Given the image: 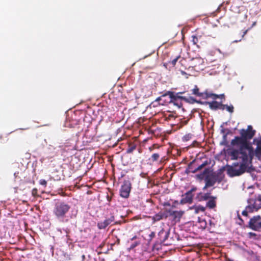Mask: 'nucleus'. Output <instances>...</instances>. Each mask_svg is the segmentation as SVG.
I'll return each instance as SVG.
<instances>
[{
  "label": "nucleus",
  "instance_id": "nucleus-10",
  "mask_svg": "<svg viewBox=\"0 0 261 261\" xmlns=\"http://www.w3.org/2000/svg\"><path fill=\"white\" fill-rule=\"evenodd\" d=\"M115 221V217L112 215L110 218H107L103 221L98 222L97 227L99 229H105L108 226L111 224Z\"/></svg>",
  "mask_w": 261,
  "mask_h": 261
},
{
  "label": "nucleus",
  "instance_id": "nucleus-4",
  "mask_svg": "<svg viewBox=\"0 0 261 261\" xmlns=\"http://www.w3.org/2000/svg\"><path fill=\"white\" fill-rule=\"evenodd\" d=\"M163 234L164 236L162 239V241L168 245H172L176 242V241H178L179 240V236L176 233H173L171 236L170 230L166 231L162 229L159 232V236L162 237V236Z\"/></svg>",
  "mask_w": 261,
  "mask_h": 261
},
{
  "label": "nucleus",
  "instance_id": "nucleus-22",
  "mask_svg": "<svg viewBox=\"0 0 261 261\" xmlns=\"http://www.w3.org/2000/svg\"><path fill=\"white\" fill-rule=\"evenodd\" d=\"M180 56H178L176 57L175 59L172 60L171 61H169L168 63H164V65L166 67V66L170 64L172 67H174L176 64L177 61L180 58Z\"/></svg>",
  "mask_w": 261,
  "mask_h": 261
},
{
  "label": "nucleus",
  "instance_id": "nucleus-35",
  "mask_svg": "<svg viewBox=\"0 0 261 261\" xmlns=\"http://www.w3.org/2000/svg\"><path fill=\"white\" fill-rule=\"evenodd\" d=\"M57 155H58L57 152V151H54V152L53 153L52 155H50V156H49V157H50V158H54V157L56 156H57Z\"/></svg>",
  "mask_w": 261,
  "mask_h": 261
},
{
  "label": "nucleus",
  "instance_id": "nucleus-39",
  "mask_svg": "<svg viewBox=\"0 0 261 261\" xmlns=\"http://www.w3.org/2000/svg\"><path fill=\"white\" fill-rule=\"evenodd\" d=\"M248 30H245V31H244L243 32V35H242V36H243V37H244V35H245L247 34V32H248Z\"/></svg>",
  "mask_w": 261,
  "mask_h": 261
},
{
  "label": "nucleus",
  "instance_id": "nucleus-37",
  "mask_svg": "<svg viewBox=\"0 0 261 261\" xmlns=\"http://www.w3.org/2000/svg\"><path fill=\"white\" fill-rule=\"evenodd\" d=\"M198 209H199V210H200L201 211H202V212H204V210H205V208H204V207H202V206H201V207H198Z\"/></svg>",
  "mask_w": 261,
  "mask_h": 261
},
{
  "label": "nucleus",
  "instance_id": "nucleus-14",
  "mask_svg": "<svg viewBox=\"0 0 261 261\" xmlns=\"http://www.w3.org/2000/svg\"><path fill=\"white\" fill-rule=\"evenodd\" d=\"M210 193H203L202 192H200L197 194L196 199L198 201H206L210 198Z\"/></svg>",
  "mask_w": 261,
  "mask_h": 261
},
{
  "label": "nucleus",
  "instance_id": "nucleus-23",
  "mask_svg": "<svg viewBox=\"0 0 261 261\" xmlns=\"http://www.w3.org/2000/svg\"><path fill=\"white\" fill-rule=\"evenodd\" d=\"M222 107L223 108V110L224 109H226V110L230 113L233 112L234 108L232 105L228 106L227 105L222 104Z\"/></svg>",
  "mask_w": 261,
  "mask_h": 261
},
{
  "label": "nucleus",
  "instance_id": "nucleus-33",
  "mask_svg": "<svg viewBox=\"0 0 261 261\" xmlns=\"http://www.w3.org/2000/svg\"><path fill=\"white\" fill-rule=\"evenodd\" d=\"M168 101H169V98L168 99H166V98H163V100H162L163 102L161 103V104L162 105H167V103H168Z\"/></svg>",
  "mask_w": 261,
  "mask_h": 261
},
{
  "label": "nucleus",
  "instance_id": "nucleus-21",
  "mask_svg": "<svg viewBox=\"0 0 261 261\" xmlns=\"http://www.w3.org/2000/svg\"><path fill=\"white\" fill-rule=\"evenodd\" d=\"M201 37V36L200 35H192L191 36V41L192 42L193 44L194 45H196L197 47H199V45L198 44V42H199V40L200 39V38Z\"/></svg>",
  "mask_w": 261,
  "mask_h": 261
},
{
  "label": "nucleus",
  "instance_id": "nucleus-11",
  "mask_svg": "<svg viewBox=\"0 0 261 261\" xmlns=\"http://www.w3.org/2000/svg\"><path fill=\"white\" fill-rule=\"evenodd\" d=\"M168 212L169 213V215L173 217V220L175 222L179 221L185 213L184 211H177L171 210H168Z\"/></svg>",
  "mask_w": 261,
  "mask_h": 261
},
{
  "label": "nucleus",
  "instance_id": "nucleus-29",
  "mask_svg": "<svg viewBox=\"0 0 261 261\" xmlns=\"http://www.w3.org/2000/svg\"><path fill=\"white\" fill-rule=\"evenodd\" d=\"M37 193H38V190L36 188H34L32 191V194L34 197L38 196L37 194Z\"/></svg>",
  "mask_w": 261,
  "mask_h": 261
},
{
  "label": "nucleus",
  "instance_id": "nucleus-38",
  "mask_svg": "<svg viewBox=\"0 0 261 261\" xmlns=\"http://www.w3.org/2000/svg\"><path fill=\"white\" fill-rule=\"evenodd\" d=\"M257 200L261 202V195H259L257 198Z\"/></svg>",
  "mask_w": 261,
  "mask_h": 261
},
{
  "label": "nucleus",
  "instance_id": "nucleus-6",
  "mask_svg": "<svg viewBox=\"0 0 261 261\" xmlns=\"http://www.w3.org/2000/svg\"><path fill=\"white\" fill-rule=\"evenodd\" d=\"M181 93H182L181 92ZM179 94H180V93H177L175 94L174 92L168 91V94L169 95V101H168L167 102L173 103L178 109L180 108L182 106V103L179 99L186 100V98L185 97L179 96Z\"/></svg>",
  "mask_w": 261,
  "mask_h": 261
},
{
  "label": "nucleus",
  "instance_id": "nucleus-9",
  "mask_svg": "<svg viewBox=\"0 0 261 261\" xmlns=\"http://www.w3.org/2000/svg\"><path fill=\"white\" fill-rule=\"evenodd\" d=\"M197 190V188L196 187H193L190 190L187 191L184 195V197L182 198L180 200V203H191L193 201V195L192 193L196 191Z\"/></svg>",
  "mask_w": 261,
  "mask_h": 261
},
{
  "label": "nucleus",
  "instance_id": "nucleus-27",
  "mask_svg": "<svg viewBox=\"0 0 261 261\" xmlns=\"http://www.w3.org/2000/svg\"><path fill=\"white\" fill-rule=\"evenodd\" d=\"M136 146L134 144H130L128 146L126 150V152L128 153H130L133 152V151L136 149Z\"/></svg>",
  "mask_w": 261,
  "mask_h": 261
},
{
  "label": "nucleus",
  "instance_id": "nucleus-41",
  "mask_svg": "<svg viewBox=\"0 0 261 261\" xmlns=\"http://www.w3.org/2000/svg\"><path fill=\"white\" fill-rule=\"evenodd\" d=\"M220 96V97L219 98H224V95L223 94H220V95H219Z\"/></svg>",
  "mask_w": 261,
  "mask_h": 261
},
{
  "label": "nucleus",
  "instance_id": "nucleus-30",
  "mask_svg": "<svg viewBox=\"0 0 261 261\" xmlns=\"http://www.w3.org/2000/svg\"><path fill=\"white\" fill-rule=\"evenodd\" d=\"M140 244L139 242H136L133 244H132L130 246V249H133L135 248L137 246H138Z\"/></svg>",
  "mask_w": 261,
  "mask_h": 261
},
{
  "label": "nucleus",
  "instance_id": "nucleus-8",
  "mask_svg": "<svg viewBox=\"0 0 261 261\" xmlns=\"http://www.w3.org/2000/svg\"><path fill=\"white\" fill-rule=\"evenodd\" d=\"M248 227L252 230L257 231L261 229V217L255 216L250 219Z\"/></svg>",
  "mask_w": 261,
  "mask_h": 261
},
{
  "label": "nucleus",
  "instance_id": "nucleus-3",
  "mask_svg": "<svg viewBox=\"0 0 261 261\" xmlns=\"http://www.w3.org/2000/svg\"><path fill=\"white\" fill-rule=\"evenodd\" d=\"M70 209V205L62 201L57 202L54 206L53 214L58 219H63Z\"/></svg>",
  "mask_w": 261,
  "mask_h": 261
},
{
  "label": "nucleus",
  "instance_id": "nucleus-24",
  "mask_svg": "<svg viewBox=\"0 0 261 261\" xmlns=\"http://www.w3.org/2000/svg\"><path fill=\"white\" fill-rule=\"evenodd\" d=\"M160 157V155L158 153H155L152 154L151 157L149 158V160H150L151 162H155L159 160V158Z\"/></svg>",
  "mask_w": 261,
  "mask_h": 261
},
{
  "label": "nucleus",
  "instance_id": "nucleus-47",
  "mask_svg": "<svg viewBox=\"0 0 261 261\" xmlns=\"http://www.w3.org/2000/svg\"><path fill=\"white\" fill-rule=\"evenodd\" d=\"M187 121H186L185 122V124H187Z\"/></svg>",
  "mask_w": 261,
  "mask_h": 261
},
{
  "label": "nucleus",
  "instance_id": "nucleus-12",
  "mask_svg": "<svg viewBox=\"0 0 261 261\" xmlns=\"http://www.w3.org/2000/svg\"><path fill=\"white\" fill-rule=\"evenodd\" d=\"M168 217V216L166 213L160 211L158 213L154 215L153 216L151 217L152 223H154L156 222L159 221L164 219H166ZM149 217L151 218V217Z\"/></svg>",
  "mask_w": 261,
  "mask_h": 261
},
{
  "label": "nucleus",
  "instance_id": "nucleus-28",
  "mask_svg": "<svg viewBox=\"0 0 261 261\" xmlns=\"http://www.w3.org/2000/svg\"><path fill=\"white\" fill-rule=\"evenodd\" d=\"M203 97H202L204 99H207L208 98H212V93L208 92L207 91H205V92L203 93Z\"/></svg>",
  "mask_w": 261,
  "mask_h": 261
},
{
  "label": "nucleus",
  "instance_id": "nucleus-44",
  "mask_svg": "<svg viewBox=\"0 0 261 261\" xmlns=\"http://www.w3.org/2000/svg\"><path fill=\"white\" fill-rule=\"evenodd\" d=\"M82 257H83V259H84V258H85V255H83L82 256Z\"/></svg>",
  "mask_w": 261,
  "mask_h": 261
},
{
  "label": "nucleus",
  "instance_id": "nucleus-18",
  "mask_svg": "<svg viewBox=\"0 0 261 261\" xmlns=\"http://www.w3.org/2000/svg\"><path fill=\"white\" fill-rule=\"evenodd\" d=\"M256 148L255 150V154L258 158H261V138L256 142Z\"/></svg>",
  "mask_w": 261,
  "mask_h": 261
},
{
  "label": "nucleus",
  "instance_id": "nucleus-40",
  "mask_svg": "<svg viewBox=\"0 0 261 261\" xmlns=\"http://www.w3.org/2000/svg\"><path fill=\"white\" fill-rule=\"evenodd\" d=\"M68 146H69V145H64L60 146V147L65 148V147H68Z\"/></svg>",
  "mask_w": 261,
  "mask_h": 261
},
{
  "label": "nucleus",
  "instance_id": "nucleus-17",
  "mask_svg": "<svg viewBox=\"0 0 261 261\" xmlns=\"http://www.w3.org/2000/svg\"><path fill=\"white\" fill-rule=\"evenodd\" d=\"M261 207V204L259 205H257L256 204V201L254 202L252 205H249L246 207V209L248 211L249 213H252L254 210L257 211L259 208Z\"/></svg>",
  "mask_w": 261,
  "mask_h": 261
},
{
  "label": "nucleus",
  "instance_id": "nucleus-2",
  "mask_svg": "<svg viewBox=\"0 0 261 261\" xmlns=\"http://www.w3.org/2000/svg\"><path fill=\"white\" fill-rule=\"evenodd\" d=\"M206 175L204 180L205 185L203 188V190H205L207 188L213 186L216 182L220 183L222 180L221 175L219 173L215 172H210L208 168H205L201 175Z\"/></svg>",
  "mask_w": 261,
  "mask_h": 261
},
{
  "label": "nucleus",
  "instance_id": "nucleus-26",
  "mask_svg": "<svg viewBox=\"0 0 261 261\" xmlns=\"http://www.w3.org/2000/svg\"><path fill=\"white\" fill-rule=\"evenodd\" d=\"M193 135L189 133L185 135L182 138V140L184 142L189 141L192 138Z\"/></svg>",
  "mask_w": 261,
  "mask_h": 261
},
{
  "label": "nucleus",
  "instance_id": "nucleus-32",
  "mask_svg": "<svg viewBox=\"0 0 261 261\" xmlns=\"http://www.w3.org/2000/svg\"><path fill=\"white\" fill-rule=\"evenodd\" d=\"M219 97H220V96L219 95H217L216 94H214V93L212 94V98H213V99H216L217 98H219Z\"/></svg>",
  "mask_w": 261,
  "mask_h": 261
},
{
  "label": "nucleus",
  "instance_id": "nucleus-7",
  "mask_svg": "<svg viewBox=\"0 0 261 261\" xmlns=\"http://www.w3.org/2000/svg\"><path fill=\"white\" fill-rule=\"evenodd\" d=\"M132 189V184L129 180H124L121 186L120 195L124 198H127Z\"/></svg>",
  "mask_w": 261,
  "mask_h": 261
},
{
  "label": "nucleus",
  "instance_id": "nucleus-13",
  "mask_svg": "<svg viewBox=\"0 0 261 261\" xmlns=\"http://www.w3.org/2000/svg\"><path fill=\"white\" fill-rule=\"evenodd\" d=\"M205 103L208 105L210 109L213 110H217L218 109L223 110V108L222 107L223 106L222 103L217 101H213L212 102L206 101Z\"/></svg>",
  "mask_w": 261,
  "mask_h": 261
},
{
  "label": "nucleus",
  "instance_id": "nucleus-15",
  "mask_svg": "<svg viewBox=\"0 0 261 261\" xmlns=\"http://www.w3.org/2000/svg\"><path fill=\"white\" fill-rule=\"evenodd\" d=\"M203 60L201 58H193L191 60L190 67L195 68L202 65L203 63Z\"/></svg>",
  "mask_w": 261,
  "mask_h": 261
},
{
  "label": "nucleus",
  "instance_id": "nucleus-20",
  "mask_svg": "<svg viewBox=\"0 0 261 261\" xmlns=\"http://www.w3.org/2000/svg\"><path fill=\"white\" fill-rule=\"evenodd\" d=\"M192 94L197 96L203 97V93L199 92V88L197 85L194 86V88L192 90Z\"/></svg>",
  "mask_w": 261,
  "mask_h": 261
},
{
  "label": "nucleus",
  "instance_id": "nucleus-42",
  "mask_svg": "<svg viewBox=\"0 0 261 261\" xmlns=\"http://www.w3.org/2000/svg\"><path fill=\"white\" fill-rule=\"evenodd\" d=\"M136 238V236H135L132 239V240H133L134 239H135Z\"/></svg>",
  "mask_w": 261,
  "mask_h": 261
},
{
  "label": "nucleus",
  "instance_id": "nucleus-34",
  "mask_svg": "<svg viewBox=\"0 0 261 261\" xmlns=\"http://www.w3.org/2000/svg\"><path fill=\"white\" fill-rule=\"evenodd\" d=\"M248 213H249V212H248V211H247L246 209H245V210H244V211L242 212V215H243V216H248Z\"/></svg>",
  "mask_w": 261,
  "mask_h": 261
},
{
  "label": "nucleus",
  "instance_id": "nucleus-31",
  "mask_svg": "<svg viewBox=\"0 0 261 261\" xmlns=\"http://www.w3.org/2000/svg\"><path fill=\"white\" fill-rule=\"evenodd\" d=\"M40 184L41 185L46 186L47 184V181L44 179H41L40 180Z\"/></svg>",
  "mask_w": 261,
  "mask_h": 261
},
{
  "label": "nucleus",
  "instance_id": "nucleus-16",
  "mask_svg": "<svg viewBox=\"0 0 261 261\" xmlns=\"http://www.w3.org/2000/svg\"><path fill=\"white\" fill-rule=\"evenodd\" d=\"M216 197L211 196L210 198L208 199L209 200L206 203V206L210 208L215 207L216 206Z\"/></svg>",
  "mask_w": 261,
  "mask_h": 261
},
{
  "label": "nucleus",
  "instance_id": "nucleus-19",
  "mask_svg": "<svg viewBox=\"0 0 261 261\" xmlns=\"http://www.w3.org/2000/svg\"><path fill=\"white\" fill-rule=\"evenodd\" d=\"M192 163H190V164L189 165V168L191 170V172H192V173H195L196 172L199 171V170H200L202 168H203L204 166H205L207 164V162H205L204 163H203V164H202L201 165L198 166L197 168L193 169H192Z\"/></svg>",
  "mask_w": 261,
  "mask_h": 261
},
{
  "label": "nucleus",
  "instance_id": "nucleus-5",
  "mask_svg": "<svg viewBox=\"0 0 261 261\" xmlns=\"http://www.w3.org/2000/svg\"><path fill=\"white\" fill-rule=\"evenodd\" d=\"M241 159L242 160V163L241 164L239 169H236L233 167H230L228 168L227 172L230 176L233 177L236 176H239L246 171L247 168L248 157L245 161L243 160V159Z\"/></svg>",
  "mask_w": 261,
  "mask_h": 261
},
{
  "label": "nucleus",
  "instance_id": "nucleus-46",
  "mask_svg": "<svg viewBox=\"0 0 261 261\" xmlns=\"http://www.w3.org/2000/svg\"><path fill=\"white\" fill-rule=\"evenodd\" d=\"M185 61L184 60H180V62H182V61Z\"/></svg>",
  "mask_w": 261,
  "mask_h": 261
},
{
  "label": "nucleus",
  "instance_id": "nucleus-36",
  "mask_svg": "<svg viewBox=\"0 0 261 261\" xmlns=\"http://www.w3.org/2000/svg\"><path fill=\"white\" fill-rule=\"evenodd\" d=\"M164 206H170V203L169 202H164L163 204Z\"/></svg>",
  "mask_w": 261,
  "mask_h": 261
},
{
  "label": "nucleus",
  "instance_id": "nucleus-43",
  "mask_svg": "<svg viewBox=\"0 0 261 261\" xmlns=\"http://www.w3.org/2000/svg\"><path fill=\"white\" fill-rule=\"evenodd\" d=\"M27 128H19V129H21V130H25Z\"/></svg>",
  "mask_w": 261,
  "mask_h": 261
},
{
  "label": "nucleus",
  "instance_id": "nucleus-45",
  "mask_svg": "<svg viewBox=\"0 0 261 261\" xmlns=\"http://www.w3.org/2000/svg\"><path fill=\"white\" fill-rule=\"evenodd\" d=\"M239 219L240 220H241L242 221H243V220L242 219V218H241L240 217H239Z\"/></svg>",
  "mask_w": 261,
  "mask_h": 261
},
{
  "label": "nucleus",
  "instance_id": "nucleus-1",
  "mask_svg": "<svg viewBox=\"0 0 261 261\" xmlns=\"http://www.w3.org/2000/svg\"><path fill=\"white\" fill-rule=\"evenodd\" d=\"M255 134L251 125H248L247 129H242L240 130L241 136H236L231 141L230 144L233 146H239V149H230L229 154L232 160L243 159L246 160L248 158L247 150L252 151V147L250 146L248 140L251 139Z\"/></svg>",
  "mask_w": 261,
  "mask_h": 261
},
{
  "label": "nucleus",
  "instance_id": "nucleus-25",
  "mask_svg": "<svg viewBox=\"0 0 261 261\" xmlns=\"http://www.w3.org/2000/svg\"><path fill=\"white\" fill-rule=\"evenodd\" d=\"M167 96H169V95L168 94V91L165 93L164 94H162L161 96L158 97L155 99V101L159 102L161 103V101H162V100H163V98H166Z\"/></svg>",
  "mask_w": 261,
  "mask_h": 261
}]
</instances>
